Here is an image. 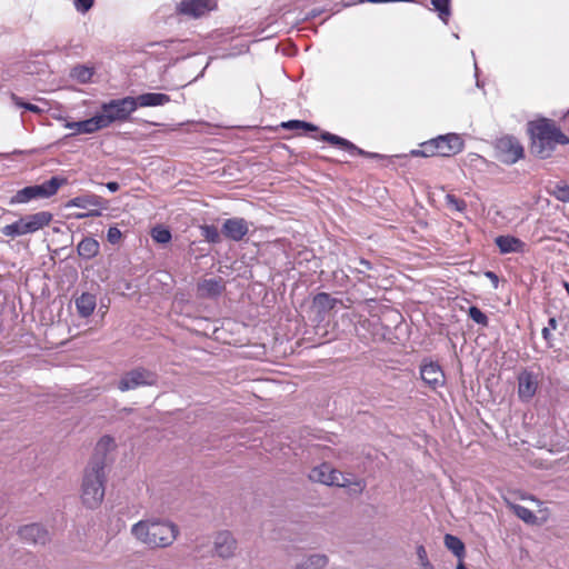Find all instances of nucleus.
<instances>
[{
    "instance_id": "obj_1",
    "label": "nucleus",
    "mask_w": 569,
    "mask_h": 569,
    "mask_svg": "<svg viewBox=\"0 0 569 569\" xmlns=\"http://www.w3.org/2000/svg\"><path fill=\"white\" fill-rule=\"evenodd\" d=\"M178 533L179 530L174 523L157 518L140 520L131 527V535L150 548L171 546Z\"/></svg>"
},
{
    "instance_id": "obj_2",
    "label": "nucleus",
    "mask_w": 569,
    "mask_h": 569,
    "mask_svg": "<svg viewBox=\"0 0 569 569\" xmlns=\"http://www.w3.org/2000/svg\"><path fill=\"white\" fill-rule=\"evenodd\" d=\"M531 151L541 159L552 154L558 144L569 143V138L550 120L541 119L529 124Z\"/></svg>"
},
{
    "instance_id": "obj_3",
    "label": "nucleus",
    "mask_w": 569,
    "mask_h": 569,
    "mask_svg": "<svg viewBox=\"0 0 569 569\" xmlns=\"http://www.w3.org/2000/svg\"><path fill=\"white\" fill-rule=\"evenodd\" d=\"M104 481L103 459H92L84 470L81 486V500L86 507L96 509L101 505L104 497Z\"/></svg>"
},
{
    "instance_id": "obj_4",
    "label": "nucleus",
    "mask_w": 569,
    "mask_h": 569,
    "mask_svg": "<svg viewBox=\"0 0 569 569\" xmlns=\"http://www.w3.org/2000/svg\"><path fill=\"white\" fill-rule=\"evenodd\" d=\"M465 149L461 134L450 132L429 139L420 144V149L410 151L411 157H452Z\"/></svg>"
},
{
    "instance_id": "obj_5",
    "label": "nucleus",
    "mask_w": 569,
    "mask_h": 569,
    "mask_svg": "<svg viewBox=\"0 0 569 569\" xmlns=\"http://www.w3.org/2000/svg\"><path fill=\"white\" fill-rule=\"evenodd\" d=\"M53 220V214L49 211H38L26 214L10 224H6L0 232L10 239L36 233L48 227Z\"/></svg>"
},
{
    "instance_id": "obj_6",
    "label": "nucleus",
    "mask_w": 569,
    "mask_h": 569,
    "mask_svg": "<svg viewBox=\"0 0 569 569\" xmlns=\"http://www.w3.org/2000/svg\"><path fill=\"white\" fill-rule=\"evenodd\" d=\"M100 110L96 117L101 130L116 122H126L130 120L131 114L134 112L133 97L128 96L103 102Z\"/></svg>"
},
{
    "instance_id": "obj_7",
    "label": "nucleus",
    "mask_w": 569,
    "mask_h": 569,
    "mask_svg": "<svg viewBox=\"0 0 569 569\" xmlns=\"http://www.w3.org/2000/svg\"><path fill=\"white\" fill-rule=\"evenodd\" d=\"M66 182L64 179L59 177H52L48 181L41 184H34L26 187L13 194L9 204H23L28 203L34 199H44L49 198L57 193L59 188Z\"/></svg>"
},
{
    "instance_id": "obj_8",
    "label": "nucleus",
    "mask_w": 569,
    "mask_h": 569,
    "mask_svg": "<svg viewBox=\"0 0 569 569\" xmlns=\"http://www.w3.org/2000/svg\"><path fill=\"white\" fill-rule=\"evenodd\" d=\"M496 157L506 164H513L523 158L525 150L520 141L512 136H503L495 143Z\"/></svg>"
},
{
    "instance_id": "obj_9",
    "label": "nucleus",
    "mask_w": 569,
    "mask_h": 569,
    "mask_svg": "<svg viewBox=\"0 0 569 569\" xmlns=\"http://www.w3.org/2000/svg\"><path fill=\"white\" fill-rule=\"evenodd\" d=\"M309 479L326 486L348 487L351 483L349 478L333 469L329 463L315 467L309 473Z\"/></svg>"
},
{
    "instance_id": "obj_10",
    "label": "nucleus",
    "mask_w": 569,
    "mask_h": 569,
    "mask_svg": "<svg viewBox=\"0 0 569 569\" xmlns=\"http://www.w3.org/2000/svg\"><path fill=\"white\" fill-rule=\"evenodd\" d=\"M156 382V373L143 368H138L123 375L119 381L118 388L121 391H128L141 386H152Z\"/></svg>"
},
{
    "instance_id": "obj_11",
    "label": "nucleus",
    "mask_w": 569,
    "mask_h": 569,
    "mask_svg": "<svg viewBox=\"0 0 569 569\" xmlns=\"http://www.w3.org/2000/svg\"><path fill=\"white\" fill-rule=\"evenodd\" d=\"M216 8L217 2L214 0H182L178 3L177 11L180 14L197 19Z\"/></svg>"
},
{
    "instance_id": "obj_12",
    "label": "nucleus",
    "mask_w": 569,
    "mask_h": 569,
    "mask_svg": "<svg viewBox=\"0 0 569 569\" xmlns=\"http://www.w3.org/2000/svg\"><path fill=\"white\" fill-rule=\"evenodd\" d=\"M420 376L426 385L431 389H437L445 385V373L439 363L430 361L422 363L420 367Z\"/></svg>"
},
{
    "instance_id": "obj_13",
    "label": "nucleus",
    "mask_w": 569,
    "mask_h": 569,
    "mask_svg": "<svg viewBox=\"0 0 569 569\" xmlns=\"http://www.w3.org/2000/svg\"><path fill=\"white\" fill-rule=\"evenodd\" d=\"M18 535L23 541L33 545H46L49 541L48 530L39 523H30L21 527Z\"/></svg>"
},
{
    "instance_id": "obj_14",
    "label": "nucleus",
    "mask_w": 569,
    "mask_h": 569,
    "mask_svg": "<svg viewBox=\"0 0 569 569\" xmlns=\"http://www.w3.org/2000/svg\"><path fill=\"white\" fill-rule=\"evenodd\" d=\"M249 231V224L243 218H230L222 224V233L233 240L240 241Z\"/></svg>"
},
{
    "instance_id": "obj_15",
    "label": "nucleus",
    "mask_w": 569,
    "mask_h": 569,
    "mask_svg": "<svg viewBox=\"0 0 569 569\" xmlns=\"http://www.w3.org/2000/svg\"><path fill=\"white\" fill-rule=\"evenodd\" d=\"M538 380L532 372L523 371L518 376V396L522 401H529L536 395Z\"/></svg>"
},
{
    "instance_id": "obj_16",
    "label": "nucleus",
    "mask_w": 569,
    "mask_h": 569,
    "mask_svg": "<svg viewBox=\"0 0 569 569\" xmlns=\"http://www.w3.org/2000/svg\"><path fill=\"white\" fill-rule=\"evenodd\" d=\"M320 139L329 142L331 144L338 146L341 149L347 150L350 154L356 156H366V157H378L377 153H369L365 150L358 148L356 144H353L351 141L341 138L337 134L330 133V132H322L320 136Z\"/></svg>"
},
{
    "instance_id": "obj_17",
    "label": "nucleus",
    "mask_w": 569,
    "mask_h": 569,
    "mask_svg": "<svg viewBox=\"0 0 569 569\" xmlns=\"http://www.w3.org/2000/svg\"><path fill=\"white\" fill-rule=\"evenodd\" d=\"M237 542L232 535L228 531L219 532L214 538L216 553L221 558H230L233 556Z\"/></svg>"
},
{
    "instance_id": "obj_18",
    "label": "nucleus",
    "mask_w": 569,
    "mask_h": 569,
    "mask_svg": "<svg viewBox=\"0 0 569 569\" xmlns=\"http://www.w3.org/2000/svg\"><path fill=\"white\" fill-rule=\"evenodd\" d=\"M63 127L72 130V136L76 134H91L101 130L96 114L89 119L81 121H67Z\"/></svg>"
},
{
    "instance_id": "obj_19",
    "label": "nucleus",
    "mask_w": 569,
    "mask_h": 569,
    "mask_svg": "<svg viewBox=\"0 0 569 569\" xmlns=\"http://www.w3.org/2000/svg\"><path fill=\"white\" fill-rule=\"evenodd\" d=\"M134 101V111L141 107H159L164 106L170 102V97L164 93H156V92H147L139 94L138 97H133Z\"/></svg>"
},
{
    "instance_id": "obj_20",
    "label": "nucleus",
    "mask_w": 569,
    "mask_h": 569,
    "mask_svg": "<svg viewBox=\"0 0 569 569\" xmlns=\"http://www.w3.org/2000/svg\"><path fill=\"white\" fill-rule=\"evenodd\" d=\"M500 253H518L525 251V242L513 236H499L495 239Z\"/></svg>"
},
{
    "instance_id": "obj_21",
    "label": "nucleus",
    "mask_w": 569,
    "mask_h": 569,
    "mask_svg": "<svg viewBox=\"0 0 569 569\" xmlns=\"http://www.w3.org/2000/svg\"><path fill=\"white\" fill-rule=\"evenodd\" d=\"M329 559L323 553H311L302 556L293 566V569H325Z\"/></svg>"
},
{
    "instance_id": "obj_22",
    "label": "nucleus",
    "mask_w": 569,
    "mask_h": 569,
    "mask_svg": "<svg viewBox=\"0 0 569 569\" xmlns=\"http://www.w3.org/2000/svg\"><path fill=\"white\" fill-rule=\"evenodd\" d=\"M77 312L82 318L90 317L97 307V297L90 292H83L74 300Z\"/></svg>"
},
{
    "instance_id": "obj_23",
    "label": "nucleus",
    "mask_w": 569,
    "mask_h": 569,
    "mask_svg": "<svg viewBox=\"0 0 569 569\" xmlns=\"http://www.w3.org/2000/svg\"><path fill=\"white\" fill-rule=\"evenodd\" d=\"M101 204H102V201L99 196L84 194V196H79V197H74V198L70 199L67 203V207H69V208L76 207V208L86 209L89 207L99 208V207H101Z\"/></svg>"
},
{
    "instance_id": "obj_24",
    "label": "nucleus",
    "mask_w": 569,
    "mask_h": 569,
    "mask_svg": "<svg viewBox=\"0 0 569 569\" xmlns=\"http://www.w3.org/2000/svg\"><path fill=\"white\" fill-rule=\"evenodd\" d=\"M337 302L338 300L336 298L326 292H320L313 298V307L319 313L323 315L333 309Z\"/></svg>"
},
{
    "instance_id": "obj_25",
    "label": "nucleus",
    "mask_w": 569,
    "mask_h": 569,
    "mask_svg": "<svg viewBox=\"0 0 569 569\" xmlns=\"http://www.w3.org/2000/svg\"><path fill=\"white\" fill-rule=\"evenodd\" d=\"M77 250L80 257L91 259L99 252V243L93 238H84L78 243Z\"/></svg>"
},
{
    "instance_id": "obj_26",
    "label": "nucleus",
    "mask_w": 569,
    "mask_h": 569,
    "mask_svg": "<svg viewBox=\"0 0 569 569\" xmlns=\"http://www.w3.org/2000/svg\"><path fill=\"white\" fill-rule=\"evenodd\" d=\"M198 290L201 296L206 297H214L220 295L222 290V286L220 280L217 279H206L198 286Z\"/></svg>"
},
{
    "instance_id": "obj_27",
    "label": "nucleus",
    "mask_w": 569,
    "mask_h": 569,
    "mask_svg": "<svg viewBox=\"0 0 569 569\" xmlns=\"http://www.w3.org/2000/svg\"><path fill=\"white\" fill-rule=\"evenodd\" d=\"M445 546L448 550H450L458 559H462L465 557L466 548L465 543L460 538L447 533L445 536Z\"/></svg>"
},
{
    "instance_id": "obj_28",
    "label": "nucleus",
    "mask_w": 569,
    "mask_h": 569,
    "mask_svg": "<svg viewBox=\"0 0 569 569\" xmlns=\"http://www.w3.org/2000/svg\"><path fill=\"white\" fill-rule=\"evenodd\" d=\"M114 446V441L111 437L104 436L102 437L96 447V455L92 459L102 458L106 463V453L107 451Z\"/></svg>"
},
{
    "instance_id": "obj_29",
    "label": "nucleus",
    "mask_w": 569,
    "mask_h": 569,
    "mask_svg": "<svg viewBox=\"0 0 569 569\" xmlns=\"http://www.w3.org/2000/svg\"><path fill=\"white\" fill-rule=\"evenodd\" d=\"M93 70L86 66H77L71 71V77L80 83H87L91 80Z\"/></svg>"
},
{
    "instance_id": "obj_30",
    "label": "nucleus",
    "mask_w": 569,
    "mask_h": 569,
    "mask_svg": "<svg viewBox=\"0 0 569 569\" xmlns=\"http://www.w3.org/2000/svg\"><path fill=\"white\" fill-rule=\"evenodd\" d=\"M431 4L433 6L435 10L438 11L439 18L445 23H447L451 14L450 0H431Z\"/></svg>"
},
{
    "instance_id": "obj_31",
    "label": "nucleus",
    "mask_w": 569,
    "mask_h": 569,
    "mask_svg": "<svg viewBox=\"0 0 569 569\" xmlns=\"http://www.w3.org/2000/svg\"><path fill=\"white\" fill-rule=\"evenodd\" d=\"M281 127L288 130L302 129L305 131H318V127L302 120H289L281 123Z\"/></svg>"
},
{
    "instance_id": "obj_32",
    "label": "nucleus",
    "mask_w": 569,
    "mask_h": 569,
    "mask_svg": "<svg viewBox=\"0 0 569 569\" xmlns=\"http://www.w3.org/2000/svg\"><path fill=\"white\" fill-rule=\"evenodd\" d=\"M513 511L518 518L523 520L526 523H535L537 520L536 515L527 507L516 505Z\"/></svg>"
},
{
    "instance_id": "obj_33",
    "label": "nucleus",
    "mask_w": 569,
    "mask_h": 569,
    "mask_svg": "<svg viewBox=\"0 0 569 569\" xmlns=\"http://www.w3.org/2000/svg\"><path fill=\"white\" fill-rule=\"evenodd\" d=\"M201 234L208 242L218 243L220 241V232L214 226H202Z\"/></svg>"
},
{
    "instance_id": "obj_34",
    "label": "nucleus",
    "mask_w": 569,
    "mask_h": 569,
    "mask_svg": "<svg viewBox=\"0 0 569 569\" xmlns=\"http://www.w3.org/2000/svg\"><path fill=\"white\" fill-rule=\"evenodd\" d=\"M550 193L561 202H569V186L566 183L556 184Z\"/></svg>"
},
{
    "instance_id": "obj_35",
    "label": "nucleus",
    "mask_w": 569,
    "mask_h": 569,
    "mask_svg": "<svg viewBox=\"0 0 569 569\" xmlns=\"http://www.w3.org/2000/svg\"><path fill=\"white\" fill-rule=\"evenodd\" d=\"M152 239L159 243H167L171 240V233L168 229L156 227L151 231Z\"/></svg>"
},
{
    "instance_id": "obj_36",
    "label": "nucleus",
    "mask_w": 569,
    "mask_h": 569,
    "mask_svg": "<svg viewBox=\"0 0 569 569\" xmlns=\"http://www.w3.org/2000/svg\"><path fill=\"white\" fill-rule=\"evenodd\" d=\"M468 316L476 323L481 325L483 327L488 326V317L476 306H472L468 310Z\"/></svg>"
},
{
    "instance_id": "obj_37",
    "label": "nucleus",
    "mask_w": 569,
    "mask_h": 569,
    "mask_svg": "<svg viewBox=\"0 0 569 569\" xmlns=\"http://www.w3.org/2000/svg\"><path fill=\"white\" fill-rule=\"evenodd\" d=\"M446 203L450 208H452V209H455V210H457L459 212L465 211L466 208H467L466 202L463 200H460V199L456 198L453 194H447L446 196Z\"/></svg>"
},
{
    "instance_id": "obj_38",
    "label": "nucleus",
    "mask_w": 569,
    "mask_h": 569,
    "mask_svg": "<svg viewBox=\"0 0 569 569\" xmlns=\"http://www.w3.org/2000/svg\"><path fill=\"white\" fill-rule=\"evenodd\" d=\"M11 98H12V101L14 102V104L17 107L24 108L26 110H29V111L34 112V113H39L41 111V109L38 106L32 104V103H28V102H23L16 94H12Z\"/></svg>"
},
{
    "instance_id": "obj_39",
    "label": "nucleus",
    "mask_w": 569,
    "mask_h": 569,
    "mask_svg": "<svg viewBox=\"0 0 569 569\" xmlns=\"http://www.w3.org/2000/svg\"><path fill=\"white\" fill-rule=\"evenodd\" d=\"M94 0H73L74 8L80 13H86L93 6Z\"/></svg>"
},
{
    "instance_id": "obj_40",
    "label": "nucleus",
    "mask_w": 569,
    "mask_h": 569,
    "mask_svg": "<svg viewBox=\"0 0 569 569\" xmlns=\"http://www.w3.org/2000/svg\"><path fill=\"white\" fill-rule=\"evenodd\" d=\"M110 243H117L121 238V231L117 227H110L107 233Z\"/></svg>"
},
{
    "instance_id": "obj_41",
    "label": "nucleus",
    "mask_w": 569,
    "mask_h": 569,
    "mask_svg": "<svg viewBox=\"0 0 569 569\" xmlns=\"http://www.w3.org/2000/svg\"><path fill=\"white\" fill-rule=\"evenodd\" d=\"M417 556H418V559H419L421 566L429 561L428 556H427V550L423 546H419L417 548Z\"/></svg>"
},
{
    "instance_id": "obj_42",
    "label": "nucleus",
    "mask_w": 569,
    "mask_h": 569,
    "mask_svg": "<svg viewBox=\"0 0 569 569\" xmlns=\"http://www.w3.org/2000/svg\"><path fill=\"white\" fill-rule=\"evenodd\" d=\"M486 277L489 278L492 281L495 288L498 287L499 279H498V276L495 272L487 271L486 272Z\"/></svg>"
},
{
    "instance_id": "obj_43",
    "label": "nucleus",
    "mask_w": 569,
    "mask_h": 569,
    "mask_svg": "<svg viewBox=\"0 0 569 569\" xmlns=\"http://www.w3.org/2000/svg\"><path fill=\"white\" fill-rule=\"evenodd\" d=\"M106 187L108 188L109 191L111 192H116L119 190V183L116 182V181H110L106 184Z\"/></svg>"
},
{
    "instance_id": "obj_44",
    "label": "nucleus",
    "mask_w": 569,
    "mask_h": 569,
    "mask_svg": "<svg viewBox=\"0 0 569 569\" xmlns=\"http://www.w3.org/2000/svg\"><path fill=\"white\" fill-rule=\"evenodd\" d=\"M99 214H100V212L98 210H93V211H90L88 213L78 214L77 218L97 217Z\"/></svg>"
},
{
    "instance_id": "obj_45",
    "label": "nucleus",
    "mask_w": 569,
    "mask_h": 569,
    "mask_svg": "<svg viewBox=\"0 0 569 569\" xmlns=\"http://www.w3.org/2000/svg\"><path fill=\"white\" fill-rule=\"evenodd\" d=\"M395 0H360V3L363 2H371V3H386V2H393Z\"/></svg>"
},
{
    "instance_id": "obj_46",
    "label": "nucleus",
    "mask_w": 569,
    "mask_h": 569,
    "mask_svg": "<svg viewBox=\"0 0 569 569\" xmlns=\"http://www.w3.org/2000/svg\"><path fill=\"white\" fill-rule=\"evenodd\" d=\"M550 330H551V329H550V328H548V327H545V328L542 329V337H543L546 340H549V338H550V336H551Z\"/></svg>"
},
{
    "instance_id": "obj_47",
    "label": "nucleus",
    "mask_w": 569,
    "mask_h": 569,
    "mask_svg": "<svg viewBox=\"0 0 569 569\" xmlns=\"http://www.w3.org/2000/svg\"><path fill=\"white\" fill-rule=\"evenodd\" d=\"M550 329H556L557 328V320L555 318H550L549 319V327Z\"/></svg>"
},
{
    "instance_id": "obj_48",
    "label": "nucleus",
    "mask_w": 569,
    "mask_h": 569,
    "mask_svg": "<svg viewBox=\"0 0 569 569\" xmlns=\"http://www.w3.org/2000/svg\"><path fill=\"white\" fill-rule=\"evenodd\" d=\"M423 569H435L433 566L430 563V561L426 562L421 566Z\"/></svg>"
},
{
    "instance_id": "obj_49",
    "label": "nucleus",
    "mask_w": 569,
    "mask_h": 569,
    "mask_svg": "<svg viewBox=\"0 0 569 569\" xmlns=\"http://www.w3.org/2000/svg\"><path fill=\"white\" fill-rule=\"evenodd\" d=\"M360 263H361L362 266H365L366 268H370V263H369V261H367V260H363V259H362V260L360 261Z\"/></svg>"
},
{
    "instance_id": "obj_50",
    "label": "nucleus",
    "mask_w": 569,
    "mask_h": 569,
    "mask_svg": "<svg viewBox=\"0 0 569 569\" xmlns=\"http://www.w3.org/2000/svg\"><path fill=\"white\" fill-rule=\"evenodd\" d=\"M457 569H467V567L465 566V563H463V562H461V561H460V562L457 565Z\"/></svg>"
},
{
    "instance_id": "obj_51",
    "label": "nucleus",
    "mask_w": 569,
    "mask_h": 569,
    "mask_svg": "<svg viewBox=\"0 0 569 569\" xmlns=\"http://www.w3.org/2000/svg\"><path fill=\"white\" fill-rule=\"evenodd\" d=\"M565 288H566L567 292L569 293V283L566 282Z\"/></svg>"
},
{
    "instance_id": "obj_52",
    "label": "nucleus",
    "mask_w": 569,
    "mask_h": 569,
    "mask_svg": "<svg viewBox=\"0 0 569 569\" xmlns=\"http://www.w3.org/2000/svg\"><path fill=\"white\" fill-rule=\"evenodd\" d=\"M568 239H569V233H568Z\"/></svg>"
}]
</instances>
